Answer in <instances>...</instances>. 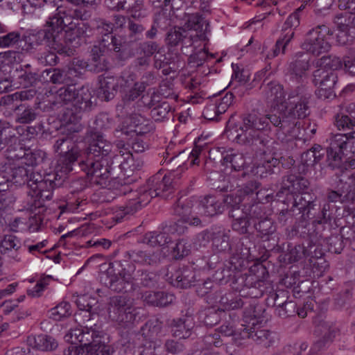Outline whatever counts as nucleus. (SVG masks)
<instances>
[{
    "instance_id": "nucleus-56",
    "label": "nucleus",
    "mask_w": 355,
    "mask_h": 355,
    "mask_svg": "<svg viewBox=\"0 0 355 355\" xmlns=\"http://www.w3.org/2000/svg\"><path fill=\"white\" fill-rule=\"evenodd\" d=\"M277 313L280 317H286L293 315L296 312V304L293 301L277 302Z\"/></svg>"
},
{
    "instance_id": "nucleus-2",
    "label": "nucleus",
    "mask_w": 355,
    "mask_h": 355,
    "mask_svg": "<svg viewBox=\"0 0 355 355\" xmlns=\"http://www.w3.org/2000/svg\"><path fill=\"white\" fill-rule=\"evenodd\" d=\"M173 190L171 176L162 175L159 173L150 178L146 184L137 191H132L129 187H124L121 192L124 195L128 194L129 198L125 206L121 207L120 211L124 215L132 214L148 205L154 197L167 198Z\"/></svg>"
},
{
    "instance_id": "nucleus-37",
    "label": "nucleus",
    "mask_w": 355,
    "mask_h": 355,
    "mask_svg": "<svg viewBox=\"0 0 355 355\" xmlns=\"http://www.w3.org/2000/svg\"><path fill=\"white\" fill-rule=\"evenodd\" d=\"M225 229L216 227L212 229V245L218 252L227 251L230 249V236Z\"/></svg>"
},
{
    "instance_id": "nucleus-24",
    "label": "nucleus",
    "mask_w": 355,
    "mask_h": 355,
    "mask_svg": "<svg viewBox=\"0 0 355 355\" xmlns=\"http://www.w3.org/2000/svg\"><path fill=\"white\" fill-rule=\"evenodd\" d=\"M313 197L309 193L302 192L295 198L292 211L296 213L297 216L300 215L302 220H306L309 218L310 210L313 207Z\"/></svg>"
},
{
    "instance_id": "nucleus-53",
    "label": "nucleus",
    "mask_w": 355,
    "mask_h": 355,
    "mask_svg": "<svg viewBox=\"0 0 355 355\" xmlns=\"http://www.w3.org/2000/svg\"><path fill=\"white\" fill-rule=\"evenodd\" d=\"M212 58H214V55L212 54H209L204 48L191 53L189 57L188 60L189 63L192 67H200L202 66L205 61Z\"/></svg>"
},
{
    "instance_id": "nucleus-33",
    "label": "nucleus",
    "mask_w": 355,
    "mask_h": 355,
    "mask_svg": "<svg viewBox=\"0 0 355 355\" xmlns=\"http://www.w3.org/2000/svg\"><path fill=\"white\" fill-rule=\"evenodd\" d=\"M345 176L343 178H338V181L336 183V190L328 189L327 197L329 201L331 202H349V199H347L346 192L349 191V186H348V180H345Z\"/></svg>"
},
{
    "instance_id": "nucleus-28",
    "label": "nucleus",
    "mask_w": 355,
    "mask_h": 355,
    "mask_svg": "<svg viewBox=\"0 0 355 355\" xmlns=\"http://www.w3.org/2000/svg\"><path fill=\"white\" fill-rule=\"evenodd\" d=\"M193 327L194 322L192 318H179L173 321L171 331L174 337L185 339L191 335Z\"/></svg>"
},
{
    "instance_id": "nucleus-46",
    "label": "nucleus",
    "mask_w": 355,
    "mask_h": 355,
    "mask_svg": "<svg viewBox=\"0 0 355 355\" xmlns=\"http://www.w3.org/2000/svg\"><path fill=\"white\" fill-rule=\"evenodd\" d=\"M23 96L17 92L6 95L1 98V104L8 110L3 112L4 114L10 115L12 112L20 110L21 107H24L21 103Z\"/></svg>"
},
{
    "instance_id": "nucleus-6",
    "label": "nucleus",
    "mask_w": 355,
    "mask_h": 355,
    "mask_svg": "<svg viewBox=\"0 0 355 355\" xmlns=\"http://www.w3.org/2000/svg\"><path fill=\"white\" fill-rule=\"evenodd\" d=\"M132 271V263H129L116 274L113 264L110 263L107 271L101 277V279L112 291L116 293H127L134 290Z\"/></svg>"
},
{
    "instance_id": "nucleus-3",
    "label": "nucleus",
    "mask_w": 355,
    "mask_h": 355,
    "mask_svg": "<svg viewBox=\"0 0 355 355\" xmlns=\"http://www.w3.org/2000/svg\"><path fill=\"white\" fill-rule=\"evenodd\" d=\"M104 333L96 325L71 329L64 336L66 341L73 345L80 344L76 347L77 355H110L112 353L109 345H105Z\"/></svg>"
},
{
    "instance_id": "nucleus-16",
    "label": "nucleus",
    "mask_w": 355,
    "mask_h": 355,
    "mask_svg": "<svg viewBox=\"0 0 355 355\" xmlns=\"http://www.w3.org/2000/svg\"><path fill=\"white\" fill-rule=\"evenodd\" d=\"M132 262L142 266H156L162 259V251L160 249L132 250L125 252Z\"/></svg>"
},
{
    "instance_id": "nucleus-59",
    "label": "nucleus",
    "mask_w": 355,
    "mask_h": 355,
    "mask_svg": "<svg viewBox=\"0 0 355 355\" xmlns=\"http://www.w3.org/2000/svg\"><path fill=\"white\" fill-rule=\"evenodd\" d=\"M94 25L97 31L103 35V37L107 36H113L112 32L113 31V24L104 19H96L94 21Z\"/></svg>"
},
{
    "instance_id": "nucleus-18",
    "label": "nucleus",
    "mask_w": 355,
    "mask_h": 355,
    "mask_svg": "<svg viewBox=\"0 0 355 355\" xmlns=\"http://www.w3.org/2000/svg\"><path fill=\"white\" fill-rule=\"evenodd\" d=\"M112 145L103 138L102 135H96L90 143L87 150L84 153L83 159L92 158V159H101V157H110L112 152Z\"/></svg>"
},
{
    "instance_id": "nucleus-15",
    "label": "nucleus",
    "mask_w": 355,
    "mask_h": 355,
    "mask_svg": "<svg viewBox=\"0 0 355 355\" xmlns=\"http://www.w3.org/2000/svg\"><path fill=\"white\" fill-rule=\"evenodd\" d=\"M259 187V183L256 181H250L244 184L237 191L236 196L227 195L223 200V202L227 206L240 207L239 205L243 200H258V196L260 191H257Z\"/></svg>"
},
{
    "instance_id": "nucleus-40",
    "label": "nucleus",
    "mask_w": 355,
    "mask_h": 355,
    "mask_svg": "<svg viewBox=\"0 0 355 355\" xmlns=\"http://www.w3.org/2000/svg\"><path fill=\"white\" fill-rule=\"evenodd\" d=\"M155 97V96H152V99L148 103L150 107H153L150 111V114L155 121H162L168 118L171 110V107L166 101L158 102L157 104H155L154 103Z\"/></svg>"
},
{
    "instance_id": "nucleus-31",
    "label": "nucleus",
    "mask_w": 355,
    "mask_h": 355,
    "mask_svg": "<svg viewBox=\"0 0 355 355\" xmlns=\"http://www.w3.org/2000/svg\"><path fill=\"white\" fill-rule=\"evenodd\" d=\"M266 98L272 105H282L285 101V94L283 87L276 82H270L264 87Z\"/></svg>"
},
{
    "instance_id": "nucleus-10",
    "label": "nucleus",
    "mask_w": 355,
    "mask_h": 355,
    "mask_svg": "<svg viewBox=\"0 0 355 355\" xmlns=\"http://www.w3.org/2000/svg\"><path fill=\"white\" fill-rule=\"evenodd\" d=\"M313 82L318 87L316 94L320 98L334 97V87L338 82V73L333 70L320 68L313 72Z\"/></svg>"
},
{
    "instance_id": "nucleus-47",
    "label": "nucleus",
    "mask_w": 355,
    "mask_h": 355,
    "mask_svg": "<svg viewBox=\"0 0 355 355\" xmlns=\"http://www.w3.org/2000/svg\"><path fill=\"white\" fill-rule=\"evenodd\" d=\"M54 182L51 180H39L38 178H35V175H33L32 180L28 182V187L33 191V196L36 194H39L44 191H46L48 189H53L54 187Z\"/></svg>"
},
{
    "instance_id": "nucleus-64",
    "label": "nucleus",
    "mask_w": 355,
    "mask_h": 355,
    "mask_svg": "<svg viewBox=\"0 0 355 355\" xmlns=\"http://www.w3.org/2000/svg\"><path fill=\"white\" fill-rule=\"evenodd\" d=\"M347 14V11H346L344 13H339L335 16L334 23L337 26L338 31L353 28L351 24H352L354 19L348 17Z\"/></svg>"
},
{
    "instance_id": "nucleus-22",
    "label": "nucleus",
    "mask_w": 355,
    "mask_h": 355,
    "mask_svg": "<svg viewBox=\"0 0 355 355\" xmlns=\"http://www.w3.org/2000/svg\"><path fill=\"white\" fill-rule=\"evenodd\" d=\"M20 248L19 239L12 234H6L1 240V255L3 259L8 262L19 261L18 249Z\"/></svg>"
},
{
    "instance_id": "nucleus-30",
    "label": "nucleus",
    "mask_w": 355,
    "mask_h": 355,
    "mask_svg": "<svg viewBox=\"0 0 355 355\" xmlns=\"http://www.w3.org/2000/svg\"><path fill=\"white\" fill-rule=\"evenodd\" d=\"M27 343L41 351H53L58 347V343L53 338L44 334L28 336Z\"/></svg>"
},
{
    "instance_id": "nucleus-9",
    "label": "nucleus",
    "mask_w": 355,
    "mask_h": 355,
    "mask_svg": "<svg viewBox=\"0 0 355 355\" xmlns=\"http://www.w3.org/2000/svg\"><path fill=\"white\" fill-rule=\"evenodd\" d=\"M229 216L233 218L232 227L240 234L248 233L250 220L258 218L261 212V207L257 204H253L248 209H241L240 207L227 206Z\"/></svg>"
},
{
    "instance_id": "nucleus-42",
    "label": "nucleus",
    "mask_w": 355,
    "mask_h": 355,
    "mask_svg": "<svg viewBox=\"0 0 355 355\" xmlns=\"http://www.w3.org/2000/svg\"><path fill=\"white\" fill-rule=\"evenodd\" d=\"M47 74H51L49 76L50 80L53 84H64V86L73 82V71L60 69H53L45 71Z\"/></svg>"
},
{
    "instance_id": "nucleus-12",
    "label": "nucleus",
    "mask_w": 355,
    "mask_h": 355,
    "mask_svg": "<svg viewBox=\"0 0 355 355\" xmlns=\"http://www.w3.org/2000/svg\"><path fill=\"white\" fill-rule=\"evenodd\" d=\"M109 316L112 320L120 323H132L137 316L136 309L122 296L111 299L109 307Z\"/></svg>"
},
{
    "instance_id": "nucleus-34",
    "label": "nucleus",
    "mask_w": 355,
    "mask_h": 355,
    "mask_svg": "<svg viewBox=\"0 0 355 355\" xmlns=\"http://www.w3.org/2000/svg\"><path fill=\"white\" fill-rule=\"evenodd\" d=\"M309 181L294 174L287 175L283 180V188L287 189L291 193H302L308 188Z\"/></svg>"
},
{
    "instance_id": "nucleus-55",
    "label": "nucleus",
    "mask_w": 355,
    "mask_h": 355,
    "mask_svg": "<svg viewBox=\"0 0 355 355\" xmlns=\"http://www.w3.org/2000/svg\"><path fill=\"white\" fill-rule=\"evenodd\" d=\"M254 227L257 232L260 233L261 236L272 234L276 230L272 220L267 218L261 219L258 223H255Z\"/></svg>"
},
{
    "instance_id": "nucleus-19",
    "label": "nucleus",
    "mask_w": 355,
    "mask_h": 355,
    "mask_svg": "<svg viewBox=\"0 0 355 355\" xmlns=\"http://www.w3.org/2000/svg\"><path fill=\"white\" fill-rule=\"evenodd\" d=\"M33 175L31 168H27L23 166L12 167L9 165L6 166L1 173V178L5 179L6 182H10L19 185L25 183L28 184V182L32 180Z\"/></svg>"
},
{
    "instance_id": "nucleus-7",
    "label": "nucleus",
    "mask_w": 355,
    "mask_h": 355,
    "mask_svg": "<svg viewBox=\"0 0 355 355\" xmlns=\"http://www.w3.org/2000/svg\"><path fill=\"white\" fill-rule=\"evenodd\" d=\"M332 35L333 31L326 25L316 26L306 34L301 47L307 53L318 56L330 49L331 45L327 35L331 36Z\"/></svg>"
},
{
    "instance_id": "nucleus-38",
    "label": "nucleus",
    "mask_w": 355,
    "mask_h": 355,
    "mask_svg": "<svg viewBox=\"0 0 355 355\" xmlns=\"http://www.w3.org/2000/svg\"><path fill=\"white\" fill-rule=\"evenodd\" d=\"M132 279L134 286L135 284H141L144 286H153L157 282V276L153 272H148L144 269L136 270L135 266L132 263Z\"/></svg>"
},
{
    "instance_id": "nucleus-43",
    "label": "nucleus",
    "mask_w": 355,
    "mask_h": 355,
    "mask_svg": "<svg viewBox=\"0 0 355 355\" xmlns=\"http://www.w3.org/2000/svg\"><path fill=\"white\" fill-rule=\"evenodd\" d=\"M335 123L339 130L353 129L355 127V112L350 110L349 105L344 112L336 115Z\"/></svg>"
},
{
    "instance_id": "nucleus-61",
    "label": "nucleus",
    "mask_w": 355,
    "mask_h": 355,
    "mask_svg": "<svg viewBox=\"0 0 355 355\" xmlns=\"http://www.w3.org/2000/svg\"><path fill=\"white\" fill-rule=\"evenodd\" d=\"M355 40V28L339 30L337 35V42L340 45H348Z\"/></svg>"
},
{
    "instance_id": "nucleus-60",
    "label": "nucleus",
    "mask_w": 355,
    "mask_h": 355,
    "mask_svg": "<svg viewBox=\"0 0 355 355\" xmlns=\"http://www.w3.org/2000/svg\"><path fill=\"white\" fill-rule=\"evenodd\" d=\"M334 0H315L313 3V11L317 16H326L334 3Z\"/></svg>"
},
{
    "instance_id": "nucleus-51",
    "label": "nucleus",
    "mask_w": 355,
    "mask_h": 355,
    "mask_svg": "<svg viewBox=\"0 0 355 355\" xmlns=\"http://www.w3.org/2000/svg\"><path fill=\"white\" fill-rule=\"evenodd\" d=\"M317 64L321 67L320 68L334 71H336L343 66V62L338 57L331 55L322 57Z\"/></svg>"
},
{
    "instance_id": "nucleus-23",
    "label": "nucleus",
    "mask_w": 355,
    "mask_h": 355,
    "mask_svg": "<svg viewBox=\"0 0 355 355\" xmlns=\"http://www.w3.org/2000/svg\"><path fill=\"white\" fill-rule=\"evenodd\" d=\"M120 50L121 44L116 37L107 36V37H103L99 44L94 46L92 49L91 60L106 57V54L109 51L119 52Z\"/></svg>"
},
{
    "instance_id": "nucleus-20",
    "label": "nucleus",
    "mask_w": 355,
    "mask_h": 355,
    "mask_svg": "<svg viewBox=\"0 0 355 355\" xmlns=\"http://www.w3.org/2000/svg\"><path fill=\"white\" fill-rule=\"evenodd\" d=\"M198 216H214L224 211L223 202L214 196H204L196 208Z\"/></svg>"
},
{
    "instance_id": "nucleus-29",
    "label": "nucleus",
    "mask_w": 355,
    "mask_h": 355,
    "mask_svg": "<svg viewBox=\"0 0 355 355\" xmlns=\"http://www.w3.org/2000/svg\"><path fill=\"white\" fill-rule=\"evenodd\" d=\"M142 297L148 304L156 306H166L175 300L173 295L163 291H146Z\"/></svg>"
},
{
    "instance_id": "nucleus-54",
    "label": "nucleus",
    "mask_w": 355,
    "mask_h": 355,
    "mask_svg": "<svg viewBox=\"0 0 355 355\" xmlns=\"http://www.w3.org/2000/svg\"><path fill=\"white\" fill-rule=\"evenodd\" d=\"M182 40L181 45H182V51L184 54H187L189 53L188 48L193 47L196 49V44L200 42V38L198 35L195 33H192L186 31L184 35V37Z\"/></svg>"
},
{
    "instance_id": "nucleus-26",
    "label": "nucleus",
    "mask_w": 355,
    "mask_h": 355,
    "mask_svg": "<svg viewBox=\"0 0 355 355\" xmlns=\"http://www.w3.org/2000/svg\"><path fill=\"white\" fill-rule=\"evenodd\" d=\"M83 89L89 92V89L85 87L76 89L73 82L60 88L57 92V94L59 100L64 103L71 102V105H78L81 102L83 103L81 98L83 96L80 95Z\"/></svg>"
},
{
    "instance_id": "nucleus-17",
    "label": "nucleus",
    "mask_w": 355,
    "mask_h": 355,
    "mask_svg": "<svg viewBox=\"0 0 355 355\" xmlns=\"http://www.w3.org/2000/svg\"><path fill=\"white\" fill-rule=\"evenodd\" d=\"M309 62L307 54L302 52L296 53L288 68L290 78L297 83L303 82L311 67Z\"/></svg>"
},
{
    "instance_id": "nucleus-5",
    "label": "nucleus",
    "mask_w": 355,
    "mask_h": 355,
    "mask_svg": "<svg viewBox=\"0 0 355 355\" xmlns=\"http://www.w3.org/2000/svg\"><path fill=\"white\" fill-rule=\"evenodd\" d=\"M269 128L266 116L259 113H249L243 116V124L240 129L241 133L238 134L236 139L249 145H257L263 143L261 139L262 131Z\"/></svg>"
},
{
    "instance_id": "nucleus-45",
    "label": "nucleus",
    "mask_w": 355,
    "mask_h": 355,
    "mask_svg": "<svg viewBox=\"0 0 355 355\" xmlns=\"http://www.w3.org/2000/svg\"><path fill=\"white\" fill-rule=\"evenodd\" d=\"M87 295H82L76 300L79 311L75 313L76 320L83 324L85 323V320L88 322L91 320L92 305L87 302Z\"/></svg>"
},
{
    "instance_id": "nucleus-39",
    "label": "nucleus",
    "mask_w": 355,
    "mask_h": 355,
    "mask_svg": "<svg viewBox=\"0 0 355 355\" xmlns=\"http://www.w3.org/2000/svg\"><path fill=\"white\" fill-rule=\"evenodd\" d=\"M131 126L137 135H143L151 132L154 129L153 122L141 116V114H135L130 118Z\"/></svg>"
},
{
    "instance_id": "nucleus-58",
    "label": "nucleus",
    "mask_w": 355,
    "mask_h": 355,
    "mask_svg": "<svg viewBox=\"0 0 355 355\" xmlns=\"http://www.w3.org/2000/svg\"><path fill=\"white\" fill-rule=\"evenodd\" d=\"M158 92L166 98H171L176 101L178 97L174 91L173 83L170 80H163L159 85Z\"/></svg>"
},
{
    "instance_id": "nucleus-63",
    "label": "nucleus",
    "mask_w": 355,
    "mask_h": 355,
    "mask_svg": "<svg viewBox=\"0 0 355 355\" xmlns=\"http://www.w3.org/2000/svg\"><path fill=\"white\" fill-rule=\"evenodd\" d=\"M329 166L333 168H339L341 166L343 152L332 150L328 148L327 150Z\"/></svg>"
},
{
    "instance_id": "nucleus-27",
    "label": "nucleus",
    "mask_w": 355,
    "mask_h": 355,
    "mask_svg": "<svg viewBox=\"0 0 355 355\" xmlns=\"http://www.w3.org/2000/svg\"><path fill=\"white\" fill-rule=\"evenodd\" d=\"M169 279L174 286L187 288L195 280V272L189 267H183L175 270Z\"/></svg>"
},
{
    "instance_id": "nucleus-44",
    "label": "nucleus",
    "mask_w": 355,
    "mask_h": 355,
    "mask_svg": "<svg viewBox=\"0 0 355 355\" xmlns=\"http://www.w3.org/2000/svg\"><path fill=\"white\" fill-rule=\"evenodd\" d=\"M244 302L241 296H233L232 295H226L221 297L219 301L218 311H230L239 309L243 307Z\"/></svg>"
},
{
    "instance_id": "nucleus-1",
    "label": "nucleus",
    "mask_w": 355,
    "mask_h": 355,
    "mask_svg": "<svg viewBox=\"0 0 355 355\" xmlns=\"http://www.w3.org/2000/svg\"><path fill=\"white\" fill-rule=\"evenodd\" d=\"M42 11L48 15L44 29L39 31L33 37L38 43L43 41L58 53L66 51L67 44L78 36L79 28L69 27L72 24V19L79 17L80 12L77 9H70L65 6H57L55 0H44Z\"/></svg>"
},
{
    "instance_id": "nucleus-52",
    "label": "nucleus",
    "mask_w": 355,
    "mask_h": 355,
    "mask_svg": "<svg viewBox=\"0 0 355 355\" xmlns=\"http://www.w3.org/2000/svg\"><path fill=\"white\" fill-rule=\"evenodd\" d=\"M351 138L349 134H336L330 139L329 147L332 150H338L343 152L347 148L349 139Z\"/></svg>"
},
{
    "instance_id": "nucleus-11",
    "label": "nucleus",
    "mask_w": 355,
    "mask_h": 355,
    "mask_svg": "<svg viewBox=\"0 0 355 355\" xmlns=\"http://www.w3.org/2000/svg\"><path fill=\"white\" fill-rule=\"evenodd\" d=\"M310 94L304 87H297L288 94L286 105V111L297 117V119H304L309 115V99Z\"/></svg>"
},
{
    "instance_id": "nucleus-49",
    "label": "nucleus",
    "mask_w": 355,
    "mask_h": 355,
    "mask_svg": "<svg viewBox=\"0 0 355 355\" xmlns=\"http://www.w3.org/2000/svg\"><path fill=\"white\" fill-rule=\"evenodd\" d=\"M185 31L186 30L182 28H174L167 33L165 41L168 49H171L181 44Z\"/></svg>"
},
{
    "instance_id": "nucleus-41",
    "label": "nucleus",
    "mask_w": 355,
    "mask_h": 355,
    "mask_svg": "<svg viewBox=\"0 0 355 355\" xmlns=\"http://www.w3.org/2000/svg\"><path fill=\"white\" fill-rule=\"evenodd\" d=\"M171 241V237L165 232H150L146 233L143 239L142 243L150 246H164Z\"/></svg>"
},
{
    "instance_id": "nucleus-62",
    "label": "nucleus",
    "mask_w": 355,
    "mask_h": 355,
    "mask_svg": "<svg viewBox=\"0 0 355 355\" xmlns=\"http://www.w3.org/2000/svg\"><path fill=\"white\" fill-rule=\"evenodd\" d=\"M234 100V95L227 92L223 97L220 98L214 103L216 107V112L220 114L225 113L232 105Z\"/></svg>"
},
{
    "instance_id": "nucleus-35",
    "label": "nucleus",
    "mask_w": 355,
    "mask_h": 355,
    "mask_svg": "<svg viewBox=\"0 0 355 355\" xmlns=\"http://www.w3.org/2000/svg\"><path fill=\"white\" fill-rule=\"evenodd\" d=\"M221 163L223 165L231 167L234 171H240L243 168L245 160L242 153L232 149L222 153Z\"/></svg>"
},
{
    "instance_id": "nucleus-14",
    "label": "nucleus",
    "mask_w": 355,
    "mask_h": 355,
    "mask_svg": "<svg viewBox=\"0 0 355 355\" xmlns=\"http://www.w3.org/2000/svg\"><path fill=\"white\" fill-rule=\"evenodd\" d=\"M277 135L279 139L288 142L295 139H300V122L297 117L290 114L286 111L282 114V120L279 128L277 129Z\"/></svg>"
},
{
    "instance_id": "nucleus-57",
    "label": "nucleus",
    "mask_w": 355,
    "mask_h": 355,
    "mask_svg": "<svg viewBox=\"0 0 355 355\" xmlns=\"http://www.w3.org/2000/svg\"><path fill=\"white\" fill-rule=\"evenodd\" d=\"M70 304L67 302H62L55 307L51 309V318L55 320H60L70 315Z\"/></svg>"
},
{
    "instance_id": "nucleus-4",
    "label": "nucleus",
    "mask_w": 355,
    "mask_h": 355,
    "mask_svg": "<svg viewBox=\"0 0 355 355\" xmlns=\"http://www.w3.org/2000/svg\"><path fill=\"white\" fill-rule=\"evenodd\" d=\"M55 152L60 150L64 155L60 157L55 167V179L64 180L67 175L73 170V166L80 156V150L71 138L62 136L55 144Z\"/></svg>"
},
{
    "instance_id": "nucleus-13",
    "label": "nucleus",
    "mask_w": 355,
    "mask_h": 355,
    "mask_svg": "<svg viewBox=\"0 0 355 355\" xmlns=\"http://www.w3.org/2000/svg\"><path fill=\"white\" fill-rule=\"evenodd\" d=\"M80 95L83 96L81 98L83 103L81 102L78 105H71V107H67L62 116V121L66 125L73 124L76 125V128L73 130V132L79 131V126L76 125L81 119L83 112L89 110L92 107L91 93L83 89Z\"/></svg>"
},
{
    "instance_id": "nucleus-32",
    "label": "nucleus",
    "mask_w": 355,
    "mask_h": 355,
    "mask_svg": "<svg viewBox=\"0 0 355 355\" xmlns=\"http://www.w3.org/2000/svg\"><path fill=\"white\" fill-rule=\"evenodd\" d=\"M299 24L300 20L297 14L293 13L289 15L283 24L282 33L278 40L282 42L284 46H287L294 37L295 28L297 27Z\"/></svg>"
},
{
    "instance_id": "nucleus-36",
    "label": "nucleus",
    "mask_w": 355,
    "mask_h": 355,
    "mask_svg": "<svg viewBox=\"0 0 355 355\" xmlns=\"http://www.w3.org/2000/svg\"><path fill=\"white\" fill-rule=\"evenodd\" d=\"M244 337L251 338L258 344L262 345L266 347L272 346L275 343L274 334L266 329H257L250 332L244 331L243 332V338Z\"/></svg>"
},
{
    "instance_id": "nucleus-50",
    "label": "nucleus",
    "mask_w": 355,
    "mask_h": 355,
    "mask_svg": "<svg viewBox=\"0 0 355 355\" xmlns=\"http://www.w3.org/2000/svg\"><path fill=\"white\" fill-rule=\"evenodd\" d=\"M160 50L159 44L154 41H145L139 44L137 52L141 55H144L150 58Z\"/></svg>"
},
{
    "instance_id": "nucleus-21",
    "label": "nucleus",
    "mask_w": 355,
    "mask_h": 355,
    "mask_svg": "<svg viewBox=\"0 0 355 355\" xmlns=\"http://www.w3.org/2000/svg\"><path fill=\"white\" fill-rule=\"evenodd\" d=\"M173 213L180 218L187 221L190 225L198 226L201 224L199 216L193 210L190 200L179 199L173 207Z\"/></svg>"
},
{
    "instance_id": "nucleus-25",
    "label": "nucleus",
    "mask_w": 355,
    "mask_h": 355,
    "mask_svg": "<svg viewBox=\"0 0 355 355\" xmlns=\"http://www.w3.org/2000/svg\"><path fill=\"white\" fill-rule=\"evenodd\" d=\"M118 87L119 79L117 77H103L99 80V87L97 89L98 98L102 101H109L114 97Z\"/></svg>"
},
{
    "instance_id": "nucleus-8",
    "label": "nucleus",
    "mask_w": 355,
    "mask_h": 355,
    "mask_svg": "<svg viewBox=\"0 0 355 355\" xmlns=\"http://www.w3.org/2000/svg\"><path fill=\"white\" fill-rule=\"evenodd\" d=\"M113 162L110 157H101L92 159H83L79 166L82 171H85L88 177H91V181L97 184L103 185L112 175Z\"/></svg>"
},
{
    "instance_id": "nucleus-48",
    "label": "nucleus",
    "mask_w": 355,
    "mask_h": 355,
    "mask_svg": "<svg viewBox=\"0 0 355 355\" xmlns=\"http://www.w3.org/2000/svg\"><path fill=\"white\" fill-rule=\"evenodd\" d=\"M5 157L8 160L16 161L19 159H27L28 157H30L31 159L33 158V155L31 153H27L19 144H15L14 146H10L8 148L5 152Z\"/></svg>"
}]
</instances>
